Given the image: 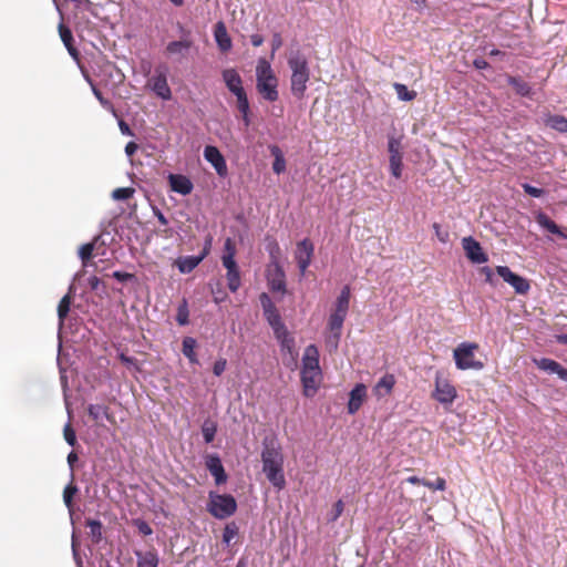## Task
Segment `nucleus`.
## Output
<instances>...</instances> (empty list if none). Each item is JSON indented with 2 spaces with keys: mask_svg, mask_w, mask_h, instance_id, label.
<instances>
[{
  "mask_svg": "<svg viewBox=\"0 0 567 567\" xmlns=\"http://www.w3.org/2000/svg\"><path fill=\"white\" fill-rule=\"evenodd\" d=\"M226 365H227L226 359L220 358V359L216 360L214 363V367H213L214 374L216 377L221 375L226 369Z\"/></svg>",
  "mask_w": 567,
  "mask_h": 567,
  "instance_id": "nucleus-58",
  "label": "nucleus"
},
{
  "mask_svg": "<svg viewBox=\"0 0 567 567\" xmlns=\"http://www.w3.org/2000/svg\"><path fill=\"white\" fill-rule=\"evenodd\" d=\"M496 274L506 282L508 284L516 293L518 295H526L529 289L530 285L529 281L515 272L511 270L507 266H497L496 267Z\"/></svg>",
  "mask_w": 567,
  "mask_h": 567,
  "instance_id": "nucleus-10",
  "label": "nucleus"
},
{
  "mask_svg": "<svg viewBox=\"0 0 567 567\" xmlns=\"http://www.w3.org/2000/svg\"><path fill=\"white\" fill-rule=\"evenodd\" d=\"M321 378V370H301V383L306 396L311 398L317 393Z\"/></svg>",
  "mask_w": 567,
  "mask_h": 567,
  "instance_id": "nucleus-17",
  "label": "nucleus"
},
{
  "mask_svg": "<svg viewBox=\"0 0 567 567\" xmlns=\"http://www.w3.org/2000/svg\"><path fill=\"white\" fill-rule=\"evenodd\" d=\"M150 87L162 100L168 101L172 99V91L165 71L156 70V73L150 80Z\"/></svg>",
  "mask_w": 567,
  "mask_h": 567,
  "instance_id": "nucleus-15",
  "label": "nucleus"
},
{
  "mask_svg": "<svg viewBox=\"0 0 567 567\" xmlns=\"http://www.w3.org/2000/svg\"><path fill=\"white\" fill-rule=\"evenodd\" d=\"M545 124L557 132L567 133V118L565 116L548 115L545 118Z\"/></svg>",
  "mask_w": 567,
  "mask_h": 567,
  "instance_id": "nucleus-32",
  "label": "nucleus"
},
{
  "mask_svg": "<svg viewBox=\"0 0 567 567\" xmlns=\"http://www.w3.org/2000/svg\"><path fill=\"white\" fill-rule=\"evenodd\" d=\"M78 493V487L73 485L72 483L66 485L63 491V502L65 506L68 507L69 512L72 513V499L73 496Z\"/></svg>",
  "mask_w": 567,
  "mask_h": 567,
  "instance_id": "nucleus-43",
  "label": "nucleus"
},
{
  "mask_svg": "<svg viewBox=\"0 0 567 567\" xmlns=\"http://www.w3.org/2000/svg\"><path fill=\"white\" fill-rule=\"evenodd\" d=\"M245 103H246L245 106H241V104H237V107H238V111L241 114V117H243V121H244L245 125L248 126L249 123H250V118H249L250 106H249V101L248 100H246Z\"/></svg>",
  "mask_w": 567,
  "mask_h": 567,
  "instance_id": "nucleus-57",
  "label": "nucleus"
},
{
  "mask_svg": "<svg viewBox=\"0 0 567 567\" xmlns=\"http://www.w3.org/2000/svg\"><path fill=\"white\" fill-rule=\"evenodd\" d=\"M536 220L538 223V225L543 228H545L546 230H548L549 233L551 234H555V235H558L559 237H563V238H567V235H565L560 229L559 227L557 226V224L555 221H553L547 215H545L544 213H539L536 217Z\"/></svg>",
  "mask_w": 567,
  "mask_h": 567,
  "instance_id": "nucleus-30",
  "label": "nucleus"
},
{
  "mask_svg": "<svg viewBox=\"0 0 567 567\" xmlns=\"http://www.w3.org/2000/svg\"><path fill=\"white\" fill-rule=\"evenodd\" d=\"M313 250V244L308 238H305L297 244L296 260L301 277L306 275V271L311 264Z\"/></svg>",
  "mask_w": 567,
  "mask_h": 567,
  "instance_id": "nucleus-11",
  "label": "nucleus"
},
{
  "mask_svg": "<svg viewBox=\"0 0 567 567\" xmlns=\"http://www.w3.org/2000/svg\"><path fill=\"white\" fill-rule=\"evenodd\" d=\"M120 131L123 135H133L132 130L130 128L128 124L125 123L123 120L118 122Z\"/></svg>",
  "mask_w": 567,
  "mask_h": 567,
  "instance_id": "nucleus-62",
  "label": "nucleus"
},
{
  "mask_svg": "<svg viewBox=\"0 0 567 567\" xmlns=\"http://www.w3.org/2000/svg\"><path fill=\"white\" fill-rule=\"evenodd\" d=\"M250 42L254 47H260L264 43V38L260 34H252L250 37Z\"/></svg>",
  "mask_w": 567,
  "mask_h": 567,
  "instance_id": "nucleus-64",
  "label": "nucleus"
},
{
  "mask_svg": "<svg viewBox=\"0 0 567 567\" xmlns=\"http://www.w3.org/2000/svg\"><path fill=\"white\" fill-rule=\"evenodd\" d=\"M137 567H157L158 555L155 551H135Z\"/></svg>",
  "mask_w": 567,
  "mask_h": 567,
  "instance_id": "nucleus-28",
  "label": "nucleus"
},
{
  "mask_svg": "<svg viewBox=\"0 0 567 567\" xmlns=\"http://www.w3.org/2000/svg\"><path fill=\"white\" fill-rule=\"evenodd\" d=\"M365 396H367V386L362 383L355 384V386L350 391V394H349V402H348L349 414H354L359 411Z\"/></svg>",
  "mask_w": 567,
  "mask_h": 567,
  "instance_id": "nucleus-22",
  "label": "nucleus"
},
{
  "mask_svg": "<svg viewBox=\"0 0 567 567\" xmlns=\"http://www.w3.org/2000/svg\"><path fill=\"white\" fill-rule=\"evenodd\" d=\"M134 192L131 187H120L112 192V198L114 200H126L134 195Z\"/></svg>",
  "mask_w": 567,
  "mask_h": 567,
  "instance_id": "nucleus-45",
  "label": "nucleus"
},
{
  "mask_svg": "<svg viewBox=\"0 0 567 567\" xmlns=\"http://www.w3.org/2000/svg\"><path fill=\"white\" fill-rule=\"evenodd\" d=\"M478 344L474 342H462L453 351L455 365L458 370H482L484 364L475 359V351Z\"/></svg>",
  "mask_w": 567,
  "mask_h": 567,
  "instance_id": "nucleus-6",
  "label": "nucleus"
},
{
  "mask_svg": "<svg viewBox=\"0 0 567 567\" xmlns=\"http://www.w3.org/2000/svg\"><path fill=\"white\" fill-rule=\"evenodd\" d=\"M395 385V378L393 374H384L373 386L372 392L377 399H383L388 396Z\"/></svg>",
  "mask_w": 567,
  "mask_h": 567,
  "instance_id": "nucleus-23",
  "label": "nucleus"
},
{
  "mask_svg": "<svg viewBox=\"0 0 567 567\" xmlns=\"http://www.w3.org/2000/svg\"><path fill=\"white\" fill-rule=\"evenodd\" d=\"M537 367L550 374H557L561 380L567 381V370L553 359L542 358L536 361Z\"/></svg>",
  "mask_w": 567,
  "mask_h": 567,
  "instance_id": "nucleus-25",
  "label": "nucleus"
},
{
  "mask_svg": "<svg viewBox=\"0 0 567 567\" xmlns=\"http://www.w3.org/2000/svg\"><path fill=\"white\" fill-rule=\"evenodd\" d=\"M214 37L220 51L227 52L231 49L233 42L224 22H217L214 30Z\"/></svg>",
  "mask_w": 567,
  "mask_h": 567,
  "instance_id": "nucleus-26",
  "label": "nucleus"
},
{
  "mask_svg": "<svg viewBox=\"0 0 567 567\" xmlns=\"http://www.w3.org/2000/svg\"><path fill=\"white\" fill-rule=\"evenodd\" d=\"M390 172L393 177L400 178L402 175V156H390Z\"/></svg>",
  "mask_w": 567,
  "mask_h": 567,
  "instance_id": "nucleus-42",
  "label": "nucleus"
},
{
  "mask_svg": "<svg viewBox=\"0 0 567 567\" xmlns=\"http://www.w3.org/2000/svg\"><path fill=\"white\" fill-rule=\"evenodd\" d=\"M64 439L66 443L71 446H74L76 442V436L74 430L71 427L70 423H66L63 430Z\"/></svg>",
  "mask_w": 567,
  "mask_h": 567,
  "instance_id": "nucleus-53",
  "label": "nucleus"
},
{
  "mask_svg": "<svg viewBox=\"0 0 567 567\" xmlns=\"http://www.w3.org/2000/svg\"><path fill=\"white\" fill-rule=\"evenodd\" d=\"M269 151L274 156L272 171L279 175L286 171V159L282 151L277 145H269Z\"/></svg>",
  "mask_w": 567,
  "mask_h": 567,
  "instance_id": "nucleus-29",
  "label": "nucleus"
},
{
  "mask_svg": "<svg viewBox=\"0 0 567 567\" xmlns=\"http://www.w3.org/2000/svg\"><path fill=\"white\" fill-rule=\"evenodd\" d=\"M87 412L94 421H103L109 419L107 408L102 404H90Z\"/></svg>",
  "mask_w": 567,
  "mask_h": 567,
  "instance_id": "nucleus-35",
  "label": "nucleus"
},
{
  "mask_svg": "<svg viewBox=\"0 0 567 567\" xmlns=\"http://www.w3.org/2000/svg\"><path fill=\"white\" fill-rule=\"evenodd\" d=\"M90 84H91V86H92V92H93L94 96L99 100V102L101 103V105H102L104 109H106V110L112 111L113 113H115V111H114V107H113L112 103H111L109 100H106V99H104V97L102 96L101 91H100L99 89H96V86H95L92 82H90Z\"/></svg>",
  "mask_w": 567,
  "mask_h": 567,
  "instance_id": "nucleus-48",
  "label": "nucleus"
},
{
  "mask_svg": "<svg viewBox=\"0 0 567 567\" xmlns=\"http://www.w3.org/2000/svg\"><path fill=\"white\" fill-rule=\"evenodd\" d=\"M205 464L209 473L214 476L215 483L221 485L226 483L227 475L223 466L221 460L217 454H209L205 458Z\"/></svg>",
  "mask_w": 567,
  "mask_h": 567,
  "instance_id": "nucleus-19",
  "label": "nucleus"
},
{
  "mask_svg": "<svg viewBox=\"0 0 567 567\" xmlns=\"http://www.w3.org/2000/svg\"><path fill=\"white\" fill-rule=\"evenodd\" d=\"M395 92H396V95L399 97V100L401 101H412L416 97V92L415 91H410L406 85L404 84H401V83H394L393 85Z\"/></svg>",
  "mask_w": 567,
  "mask_h": 567,
  "instance_id": "nucleus-37",
  "label": "nucleus"
},
{
  "mask_svg": "<svg viewBox=\"0 0 567 567\" xmlns=\"http://www.w3.org/2000/svg\"><path fill=\"white\" fill-rule=\"evenodd\" d=\"M221 264L226 269L227 287L231 292H236L241 285L240 271L237 261L236 259L221 260Z\"/></svg>",
  "mask_w": 567,
  "mask_h": 567,
  "instance_id": "nucleus-20",
  "label": "nucleus"
},
{
  "mask_svg": "<svg viewBox=\"0 0 567 567\" xmlns=\"http://www.w3.org/2000/svg\"><path fill=\"white\" fill-rule=\"evenodd\" d=\"M262 472L267 480L277 489L286 486L284 474V454L280 446L275 442H265L261 451Z\"/></svg>",
  "mask_w": 567,
  "mask_h": 567,
  "instance_id": "nucleus-2",
  "label": "nucleus"
},
{
  "mask_svg": "<svg viewBox=\"0 0 567 567\" xmlns=\"http://www.w3.org/2000/svg\"><path fill=\"white\" fill-rule=\"evenodd\" d=\"M433 229L435 231V235L437 237V239L442 243V244H446L449 240H450V234L447 230H443L441 228V226L439 224H434L433 225Z\"/></svg>",
  "mask_w": 567,
  "mask_h": 567,
  "instance_id": "nucleus-55",
  "label": "nucleus"
},
{
  "mask_svg": "<svg viewBox=\"0 0 567 567\" xmlns=\"http://www.w3.org/2000/svg\"><path fill=\"white\" fill-rule=\"evenodd\" d=\"M168 183L173 192L183 196L189 195L194 189L190 178L182 174H169Z\"/></svg>",
  "mask_w": 567,
  "mask_h": 567,
  "instance_id": "nucleus-21",
  "label": "nucleus"
},
{
  "mask_svg": "<svg viewBox=\"0 0 567 567\" xmlns=\"http://www.w3.org/2000/svg\"><path fill=\"white\" fill-rule=\"evenodd\" d=\"M288 66L291 71L290 87L293 96L301 99L307 90L310 79V70L307 59L299 52H291L288 58Z\"/></svg>",
  "mask_w": 567,
  "mask_h": 567,
  "instance_id": "nucleus-4",
  "label": "nucleus"
},
{
  "mask_svg": "<svg viewBox=\"0 0 567 567\" xmlns=\"http://www.w3.org/2000/svg\"><path fill=\"white\" fill-rule=\"evenodd\" d=\"M196 340L192 337H185L183 339V354L189 360L190 363H198L197 355L195 353Z\"/></svg>",
  "mask_w": 567,
  "mask_h": 567,
  "instance_id": "nucleus-33",
  "label": "nucleus"
},
{
  "mask_svg": "<svg viewBox=\"0 0 567 567\" xmlns=\"http://www.w3.org/2000/svg\"><path fill=\"white\" fill-rule=\"evenodd\" d=\"M212 240L208 239L203 251L198 256H183L176 259L175 265L179 272H192L208 255Z\"/></svg>",
  "mask_w": 567,
  "mask_h": 567,
  "instance_id": "nucleus-12",
  "label": "nucleus"
},
{
  "mask_svg": "<svg viewBox=\"0 0 567 567\" xmlns=\"http://www.w3.org/2000/svg\"><path fill=\"white\" fill-rule=\"evenodd\" d=\"M256 89L258 93L269 102L278 100V79L271 64L265 58H259L256 65Z\"/></svg>",
  "mask_w": 567,
  "mask_h": 567,
  "instance_id": "nucleus-3",
  "label": "nucleus"
},
{
  "mask_svg": "<svg viewBox=\"0 0 567 567\" xmlns=\"http://www.w3.org/2000/svg\"><path fill=\"white\" fill-rule=\"evenodd\" d=\"M221 76L228 91L236 96L237 104L245 106V101L248 97L243 86V79L237 70L234 68L225 69Z\"/></svg>",
  "mask_w": 567,
  "mask_h": 567,
  "instance_id": "nucleus-8",
  "label": "nucleus"
},
{
  "mask_svg": "<svg viewBox=\"0 0 567 567\" xmlns=\"http://www.w3.org/2000/svg\"><path fill=\"white\" fill-rule=\"evenodd\" d=\"M259 300L262 308L264 317L268 324L271 327L274 333L287 328L281 320V316L278 309L276 308L271 298L266 292H262L259 296Z\"/></svg>",
  "mask_w": 567,
  "mask_h": 567,
  "instance_id": "nucleus-9",
  "label": "nucleus"
},
{
  "mask_svg": "<svg viewBox=\"0 0 567 567\" xmlns=\"http://www.w3.org/2000/svg\"><path fill=\"white\" fill-rule=\"evenodd\" d=\"M388 151L390 153V156H402L401 153V141L394 136L389 137L388 141Z\"/></svg>",
  "mask_w": 567,
  "mask_h": 567,
  "instance_id": "nucleus-47",
  "label": "nucleus"
},
{
  "mask_svg": "<svg viewBox=\"0 0 567 567\" xmlns=\"http://www.w3.org/2000/svg\"><path fill=\"white\" fill-rule=\"evenodd\" d=\"M112 277L114 279H116L117 281H120V282H126L128 280L134 279V275L133 274L124 272V271H120V270L114 271L112 274Z\"/></svg>",
  "mask_w": 567,
  "mask_h": 567,
  "instance_id": "nucleus-59",
  "label": "nucleus"
},
{
  "mask_svg": "<svg viewBox=\"0 0 567 567\" xmlns=\"http://www.w3.org/2000/svg\"><path fill=\"white\" fill-rule=\"evenodd\" d=\"M274 334L279 343L280 351L285 358L286 364L288 367H296L298 360V351L296 350V341L293 336L288 331L287 328Z\"/></svg>",
  "mask_w": 567,
  "mask_h": 567,
  "instance_id": "nucleus-7",
  "label": "nucleus"
},
{
  "mask_svg": "<svg viewBox=\"0 0 567 567\" xmlns=\"http://www.w3.org/2000/svg\"><path fill=\"white\" fill-rule=\"evenodd\" d=\"M87 526L90 528L91 536L96 543H99L102 539V523L97 519H90L87 520Z\"/></svg>",
  "mask_w": 567,
  "mask_h": 567,
  "instance_id": "nucleus-44",
  "label": "nucleus"
},
{
  "mask_svg": "<svg viewBox=\"0 0 567 567\" xmlns=\"http://www.w3.org/2000/svg\"><path fill=\"white\" fill-rule=\"evenodd\" d=\"M522 187L526 194H528L529 196L535 197V198L542 197L545 193L544 189L532 186L530 184H527V183H524L522 185Z\"/></svg>",
  "mask_w": 567,
  "mask_h": 567,
  "instance_id": "nucleus-52",
  "label": "nucleus"
},
{
  "mask_svg": "<svg viewBox=\"0 0 567 567\" xmlns=\"http://www.w3.org/2000/svg\"><path fill=\"white\" fill-rule=\"evenodd\" d=\"M237 511V502L230 494H218L210 491L208 494L207 512L217 519L233 516Z\"/></svg>",
  "mask_w": 567,
  "mask_h": 567,
  "instance_id": "nucleus-5",
  "label": "nucleus"
},
{
  "mask_svg": "<svg viewBox=\"0 0 567 567\" xmlns=\"http://www.w3.org/2000/svg\"><path fill=\"white\" fill-rule=\"evenodd\" d=\"M176 321L179 326H186L189 323V310L185 299L177 308Z\"/></svg>",
  "mask_w": 567,
  "mask_h": 567,
  "instance_id": "nucleus-40",
  "label": "nucleus"
},
{
  "mask_svg": "<svg viewBox=\"0 0 567 567\" xmlns=\"http://www.w3.org/2000/svg\"><path fill=\"white\" fill-rule=\"evenodd\" d=\"M192 45H193V41L188 38L177 40V41H171L166 45V52H167V54H169L172 56L183 58L188 53Z\"/></svg>",
  "mask_w": 567,
  "mask_h": 567,
  "instance_id": "nucleus-27",
  "label": "nucleus"
},
{
  "mask_svg": "<svg viewBox=\"0 0 567 567\" xmlns=\"http://www.w3.org/2000/svg\"><path fill=\"white\" fill-rule=\"evenodd\" d=\"M118 358L126 367L136 368V360L133 357H127L124 353H121Z\"/></svg>",
  "mask_w": 567,
  "mask_h": 567,
  "instance_id": "nucleus-61",
  "label": "nucleus"
},
{
  "mask_svg": "<svg viewBox=\"0 0 567 567\" xmlns=\"http://www.w3.org/2000/svg\"><path fill=\"white\" fill-rule=\"evenodd\" d=\"M267 250H268L269 257H270L269 266L280 265V262H279L280 248H279L278 244L276 241L269 244L267 247Z\"/></svg>",
  "mask_w": 567,
  "mask_h": 567,
  "instance_id": "nucleus-46",
  "label": "nucleus"
},
{
  "mask_svg": "<svg viewBox=\"0 0 567 567\" xmlns=\"http://www.w3.org/2000/svg\"><path fill=\"white\" fill-rule=\"evenodd\" d=\"M462 247L465 251L466 257L473 264H484L488 260L487 255L483 251L481 244L473 237H464L462 239Z\"/></svg>",
  "mask_w": 567,
  "mask_h": 567,
  "instance_id": "nucleus-13",
  "label": "nucleus"
},
{
  "mask_svg": "<svg viewBox=\"0 0 567 567\" xmlns=\"http://www.w3.org/2000/svg\"><path fill=\"white\" fill-rule=\"evenodd\" d=\"M70 305H71V297L68 293L62 297V299L60 300L59 306H58V317H59L60 326L63 324V321L70 311Z\"/></svg>",
  "mask_w": 567,
  "mask_h": 567,
  "instance_id": "nucleus-38",
  "label": "nucleus"
},
{
  "mask_svg": "<svg viewBox=\"0 0 567 567\" xmlns=\"http://www.w3.org/2000/svg\"><path fill=\"white\" fill-rule=\"evenodd\" d=\"M236 252V243L229 237L226 238L224 243L221 260H235Z\"/></svg>",
  "mask_w": 567,
  "mask_h": 567,
  "instance_id": "nucleus-39",
  "label": "nucleus"
},
{
  "mask_svg": "<svg viewBox=\"0 0 567 567\" xmlns=\"http://www.w3.org/2000/svg\"><path fill=\"white\" fill-rule=\"evenodd\" d=\"M480 272L485 276V281L492 287H496L498 281L494 276L493 269L488 266H484L480 269Z\"/></svg>",
  "mask_w": 567,
  "mask_h": 567,
  "instance_id": "nucleus-51",
  "label": "nucleus"
},
{
  "mask_svg": "<svg viewBox=\"0 0 567 567\" xmlns=\"http://www.w3.org/2000/svg\"><path fill=\"white\" fill-rule=\"evenodd\" d=\"M434 398L442 404H451L456 398V390L447 380L436 378Z\"/></svg>",
  "mask_w": 567,
  "mask_h": 567,
  "instance_id": "nucleus-18",
  "label": "nucleus"
},
{
  "mask_svg": "<svg viewBox=\"0 0 567 567\" xmlns=\"http://www.w3.org/2000/svg\"><path fill=\"white\" fill-rule=\"evenodd\" d=\"M507 82L515 89L516 93L522 96H528L532 93L530 85L517 76H508Z\"/></svg>",
  "mask_w": 567,
  "mask_h": 567,
  "instance_id": "nucleus-34",
  "label": "nucleus"
},
{
  "mask_svg": "<svg viewBox=\"0 0 567 567\" xmlns=\"http://www.w3.org/2000/svg\"><path fill=\"white\" fill-rule=\"evenodd\" d=\"M93 249H94V245L91 243L84 244L80 247L79 257L81 258L83 264H85L92 257Z\"/></svg>",
  "mask_w": 567,
  "mask_h": 567,
  "instance_id": "nucleus-50",
  "label": "nucleus"
},
{
  "mask_svg": "<svg viewBox=\"0 0 567 567\" xmlns=\"http://www.w3.org/2000/svg\"><path fill=\"white\" fill-rule=\"evenodd\" d=\"M422 485L435 489V491H444L446 483L444 478L439 477L434 483L429 481H422Z\"/></svg>",
  "mask_w": 567,
  "mask_h": 567,
  "instance_id": "nucleus-54",
  "label": "nucleus"
},
{
  "mask_svg": "<svg viewBox=\"0 0 567 567\" xmlns=\"http://www.w3.org/2000/svg\"><path fill=\"white\" fill-rule=\"evenodd\" d=\"M266 278L271 291L286 292V275L280 265L268 266Z\"/></svg>",
  "mask_w": 567,
  "mask_h": 567,
  "instance_id": "nucleus-16",
  "label": "nucleus"
},
{
  "mask_svg": "<svg viewBox=\"0 0 567 567\" xmlns=\"http://www.w3.org/2000/svg\"><path fill=\"white\" fill-rule=\"evenodd\" d=\"M204 158L210 163V165L215 168L216 173L220 177H226L228 174L227 164L225 157L220 153V151L213 145H207L204 148Z\"/></svg>",
  "mask_w": 567,
  "mask_h": 567,
  "instance_id": "nucleus-14",
  "label": "nucleus"
},
{
  "mask_svg": "<svg viewBox=\"0 0 567 567\" xmlns=\"http://www.w3.org/2000/svg\"><path fill=\"white\" fill-rule=\"evenodd\" d=\"M282 45V40L279 33H275L271 41V55L274 56L275 52Z\"/></svg>",
  "mask_w": 567,
  "mask_h": 567,
  "instance_id": "nucleus-60",
  "label": "nucleus"
},
{
  "mask_svg": "<svg viewBox=\"0 0 567 567\" xmlns=\"http://www.w3.org/2000/svg\"><path fill=\"white\" fill-rule=\"evenodd\" d=\"M133 524L134 526L137 528V530L144 535V536H150L152 535L153 533V529L152 527L148 525L147 522H145L144 519H141V518H136L133 520Z\"/></svg>",
  "mask_w": 567,
  "mask_h": 567,
  "instance_id": "nucleus-49",
  "label": "nucleus"
},
{
  "mask_svg": "<svg viewBox=\"0 0 567 567\" xmlns=\"http://www.w3.org/2000/svg\"><path fill=\"white\" fill-rule=\"evenodd\" d=\"M237 534H238L237 525L234 522L227 524L225 526L224 533H223V543L228 546L230 544V542L237 536Z\"/></svg>",
  "mask_w": 567,
  "mask_h": 567,
  "instance_id": "nucleus-41",
  "label": "nucleus"
},
{
  "mask_svg": "<svg viewBox=\"0 0 567 567\" xmlns=\"http://www.w3.org/2000/svg\"><path fill=\"white\" fill-rule=\"evenodd\" d=\"M342 512H343V502L341 499H339L333 505V509L330 514L329 520L336 522L341 516Z\"/></svg>",
  "mask_w": 567,
  "mask_h": 567,
  "instance_id": "nucleus-56",
  "label": "nucleus"
},
{
  "mask_svg": "<svg viewBox=\"0 0 567 567\" xmlns=\"http://www.w3.org/2000/svg\"><path fill=\"white\" fill-rule=\"evenodd\" d=\"M137 151V144L134 142H128L125 146V153L127 156H132Z\"/></svg>",
  "mask_w": 567,
  "mask_h": 567,
  "instance_id": "nucleus-63",
  "label": "nucleus"
},
{
  "mask_svg": "<svg viewBox=\"0 0 567 567\" xmlns=\"http://www.w3.org/2000/svg\"><path fill=\"white\" fill-rule=\"evenodd\" d=\"M301 370H321L319 364V350L315 344L306 347L301 360Z\"/></svg>",
  "mask_w": 567,
  "mask_h": 567,
  "instance_id": "nucleus-24",
  "label": "nucleus"
},
{
  "mask_svg": "<svg viewBox=\"0 0 567 567\" xmlns=\"http://www.w3.org/2000/svg\"><path fill=\"white\" fill-rule=\"evenodd\" d=\"M350 293V287L344 286L337 298L334 310L329 316L324 342L330 352L339 347L343 322L349 311Z\"/></svg>",
  "mask_w": 567,
  "mask_h": 567,
  "instance_id": "nucleus-1",
  "label": "nucleus"
},
{
  "mask_svg": "<svg viewBox=\"0 0 567 567\" xmlns=\"http://www.w3.org/2000/svg\"><path fill=\"white\" fill-rule=\"evenodd\" d=\"M217 432V424L214 421L206 420L202 425V434L205 443H212Z\"/></svg>",
  "mask_w": 567,
  "mask_h": 567,
  "instance_id": "nucleus-36",
  "label": "nucleus"
},
{
  "mask_svg": "<svg viewBox=\"0 0 567 567\" xmlns=\"http://www.w3.org/2000/svg\"><path fill=\"white\" fill-rule=\"evenodd\" d=\"M59 33H60V38H61L63 44L65 45L68 52L70 53V55L73 56L74 59H76L78 51L72 45L73 35H72L71 30L69 28H66L63 23H60L59 24Z\"/></svg>",
  "mask_w": 567,
  "mask_h": 567,
  "instance_id": "nucleus-31",
  "label": "nucleus"
}]
</instances>
